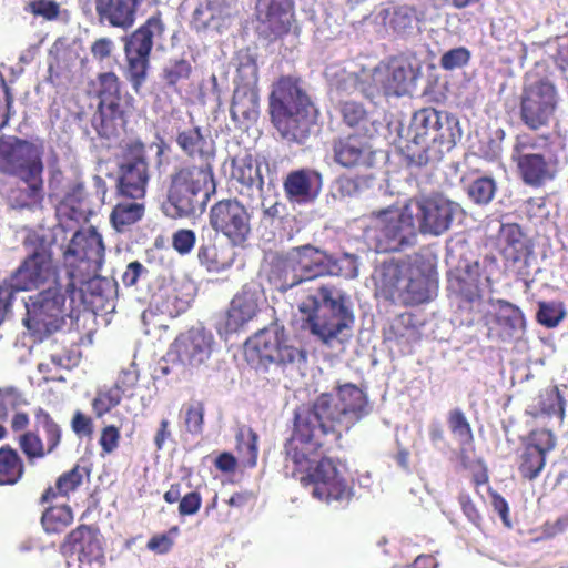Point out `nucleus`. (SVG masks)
Here are the masks:
<instances>
[{"instance_id":"obj_23","label":"nucleus","mask_w":568,"mask_h":568,"mask_svg":"<svg viewBox=\"0 0 568 568\" xmlns=\"http://www.w3.org/2000/svg\"><path fill=\"white\" fill-rule=\"evenodd\" d=\"M518 456V471L526 480L536 479L546 465V456L556 447V436L546 428L531 430L524 440Z\"/></svg>"},{"instance_id":"obj_52","label":"nucleus","mask_w":568,"mask_h":568,"mask_svg":"<svg viewBox=\"0 0 568 568\" xmlns=\"http://www.w3.org/2000/svg\"><path fill=\"white\" fill-rule=\"evenodd\" d=\"M566 316V311L561 302H539L537 321L547 328L556 327Z\"/></svg>"},{"instance_id":"obj_50","label":"nucleus","mask_w":568,"mask_h":568,"mask_svg":"<svg viewBox=\"0 0 568 568\" xmlns=\"http://www.w3.org/2000/svg\"><path fill=\"white\" fill-rule=\"evenodd\" d=\"M496 191V181L490 176L477 178L467 186L468 197L477 205H486L490 203Z\"/></svg>"},{"instance_id":"obj_39","label":"nucleus","mask_w":568,"mask_h":568,"mask_svg":"<svg viewBox=\"0 0 568 568\" xmlns=\"http://www.w3.org/2000/svg\"><path fill=\"white\" fill-rule=\"evenodd\" d=\"M24 186H17L10 190L9 200L14 207L26 209L38 205L44 197L43 178H19Z\"/></svg>"},{"instance_id":"obj_61","label":"nucleus","mask_w":568,"mask_h":568,"mask_svg":"<svg viewBox=\"0 0 568 568\" xmlns=\"http://www.w3.org/2000/svg\"><path fill=\"white\" fill-rule=\"evenodd\" d=\"M70 427L79 438L91 437L94 430L93 419L79 409L73 413Z\"/></svg>"},{"instance_id":"obj_17","label":"nucleus","mask_w":568,"mask_h":568,"mask_svg":"<svg viewBox=\"0 0 568 568\" xmlns=\"http://www.w3.org/2000/svg\"><path fill=\"white\" fill-rule=\"evenodd\" d=\"M43 146L19 138H0V173L18 178L42 176Z\"/></svg>"},{"instance_id":"obj_33","label":"nucleus","mask_w":568,"mask_h":568,"mask_svg":"<svg viewBox=\"0 0 568 568\" xmlns=\"http://www.w3.org/2000/svg\"><path fill=\"white\" fill-rule=\"evenodd\" d=\"M144 0H95V11L101 22L113 28L129 30L136 20V13Z\"/></svg>"},{"instance_id":"obj_27","label":"nucleus","mask_w":568,"mask_h":568,"mask_svg":"<svg viewBox=\"0 0 568 568\" xmlns=\"http://www.w3.org/2000/svg\"><path fill=\"white\" fill-rule=\"evenodd\" d=\"M322 189V174L311 168L293 170L283 181L285 196L293 204L305 205L314 202Z\"/></svg>"},{"instance_id":"obj_10","label":"nucleus","mask_w":568,"mask_h":568,"mask_svg":"<svg viewBox=\"0 0 568 568\" xmlns=\"http://www.w3.org/2000/svg\"><path fill=\"white\" fill-rule=\"evenodd\" d=\"M104 244L94 227L77 231L64 252L70 282L67 291L73 293L78 286L98 276L104 263Z\"/></svg>"},{"instance_id":"obj_63","label":"nucleus","mask_w":568,"mask_h":568,"mask_svg":"<svg viewBox=\"0 0 568 568\" xmlns=\"http://www.w3.org/2000/svg\"><path fill=\"white\" fill-rule=\"evenodd\" d=\"M29 10L34 16L43 17L47 20H54L59 16L60 7L53 0H34L29 3Z\"/></svg>"},{"instance_id":"obj_31","label":"nucleus","mask_w":568,"mask_h":568,"mask_svg":"<svg viewBox=\"0 0 568 568\" xmlns=\"http://www.w3.org/2000/svg\"><path fill=\"white\" fill-rule=\"evenodd\" d=\"M385 95L402 97L409 92L415 79L413 65L406 59H394L374 74Z\"/></svg>"},{"instance_id":"obj_9","label":"nucleus","mask_w":568,"mask_h":568,"mask_svg":"<svg viewBox=\"0 0 568 568\" xmlns=\"http://www.w3.org/2000/svg\"><path fill=\"white\" fill-rule=\"evenodd\" d=\"M24 246L29 250L28 255L8 278L0 282L12 290L13 297L18 292L38 290L49 282L59 284L52 248L45 239L40 235L29 236Z\"/></svg>"},{"instance_id":"obj_42","label":"nucleus","mask_w":568,"mask_h":568,"mask_svg":"<svg viewBox=\"0 0 568 568\" xmlns=\"http://www.w3.org/2000/svg\"><path fill=\"white\" fill-rule=\"evenodd\" d=\"M272 281L277 291L282 293H285L305 282L288 252L284 256L280 257L274 264L272 270Z\"/></svg>"},{"instance_id":"obj_3","label":"nucleus","mask_w":568,"mask_h":568,"mask_svg":"<svg viewBox=\"0 0 568 568\" xmlns=\"http://www.w3.org/2000/svg\"><path fill=\"white\" fill-rule=\"evenodd\" d=\"M268 108L272 123L283 139L300 144L308 139L316 110L297 78L278 79L270 95Z\"/></svg>"},{"instance_id":"obj_57","label":"nucleus","mask_w":568,"mask_h":568,"mask_svg":"<svg viewBox=\"0 0 568 568\" xmlns=\"http://www.w3.org/2000/svg\"><path fill=\"white\" fill-rule=\"evenodd\" d=\"M204 404L202 402L191 403L185 409V428L191 434H201L204 424Z\"/></svg>"},{"instance_id":"obj_26","label":"nucleus","mask_w":568,"mask_h":568,"mask_svg":"<svg viewBox=\"0 0 568 568\" xmlns=\"http://www.w3.org/2000/svg\"><path fill=\"white\" fill-rule=\"evenodd\" d=\"M258 312L260 293L254 287L244 285L231 300L220 332L233 334L244 329Z\"/></svg>"},{"instance_id":"obj_5","label":"nucleus","mask_w":568,"mask_h":568,"mask_svg":"<svg viewBox=\"0 0 568 568\" xmlns=\"http://www.w3.org/2000/svg\"><path fill=\"white\" fill-rule=\"evenodd\" d=\"M214 170L197 166H179L170 175L163 212L178 220L195 216L203 211L210 191L214 192Z\"/></svg>"},{"instance_id":"obj_62","label":"nucleus","mask_w":568,"mask_h":568,"mask_svg":"<svg viewBox=\"0 0 568 568\" xmlns=\"http://www.w3.org/2000/svg\"><path fill=\"white\" fill-rule=\"evenodd\" d=\"M120 438V430L116 426L108 425L103 427L99 438L102 456L113 453L119 446Z\"/></svg>"},{"instance_id":"obj_51","label":"nucleus","mask_w":568,"mask_h":568,"mask_svg":"<svg viewBox=\"0 0 568 568\" xmlns=\"http://www.w3.org/2000/svg\"><path fill=\"white\" fill-rule=\"evenodd\" d=\"M85 202L87 193L84 191V185L81 182H75L70 186L68 193L65 194L61 203V210L69 209L71 211L70 217L73 220H79L85 215Z\"/></svg>"},{"instance_id":"obj_24","label":"nucleus","mask_w":568,"mask_h":568,"mask_svg":"<svg viewBox=\"0 0 568 568\" xmlns=\"http://www.w3.org/2000/svg\"><path fill=\"white\" fill-rule=\"evenodd\" d=\"M213 345L214 337L210 332L193 327L176 336L170 353L181 365L196 368L211 357Z\"/></svg>"},{"instance_id":"obj_59","label":"nucleus","mask_w":568,"mask_h":568,"mask_svg":"<svg viewBox=\"0 0 568 568\" xmlns=\"http://www.w3.org/2000/svg\"><path fill=\"white\" fill-rule=\"evenodd\" d=\"M178 531L179 528L174 526L166 534H158L152 536L146 544V548L155 554H168L174 545L172 535H176Z\"/></svg>"},{"instance_id":"obj_46","label":"nucleus","mask_w":568,"mask_h":568,"mask_svg":"<svg viewBox=\"0 0 568 568\" xmlns=\"http://www.w3.org/2000/svg\"><path fill=\"white\" fill-rule=\"evenodd\" d=\"M193 74V67L187 59H170L161 70L164 84L178 91L179 85L189 81Z\"/></svg>"},{"instance_id":"obj_35","label":"nucleus","mask_w":568,"mask_h":568,"mask_svg":"<svg viewBox=\"0 0 568 568\" xmlns=\"http://www.w3.org/2000/svg\"><path fill=\"white\" fill-rule=\"evenodd\" d=\"M145 199H132L129 196L116 195L115 204L110 213V223L112 227L123 233L131 229L132 225L140 222L146 210Z\"/></svg>"},{"instance_id":"obj_28","label":"nucleus","mask_w":568,"mask_h":568,"mask_svg":"<svg viewBox=\"0 0 568 568\" xmlns=\"http://www.w3.org/2000/svg\"><path fill=\"white\" fill-rule=\"evenodd\" d=\"M488 337L510 342L526 328L521 310L506 300H497L494 314L487 321Z\"/></svg>"},{"instance_id":"obj_40","label":"nucleus","mask_w":568,"mask_h":568,"mask_svg":"<svg viewBox=\"0 0 568 568\" xmlns=\"http://www.w3.org/2000/svg\"><path fill=\"white\" fill-rule=\"evenodd\" d=\"M382 17L386 28L398 36L409 33L418 20L416 8L408 4L384 9Z\"/></svg>"},{"instance_id":"obj_25","label":"nucleus","mask_w":568,"mask_h":568,"mask_svg":"<svg viewBox=\"0 0 568 568\" xmlns=\"http://www.w3.org/2000/svg\"><path fill=\"white\" fill-rule=\"evenodd\" d=\"M332 152L335 163L346 169L371 168L375 159L369 139L358 133L335 138Z\"/></svg>"},{"instance_id":"obj_6","label":"nucleus","mask_w":568,"mask_h":568,"mask_svg":"<svg viewBox=\"0 0 568 568\" xmlns=\"http://www.w3.org/2000/svg\"><path fill=\"white\" fill-rule=\"evenodd\" d=\"M511 161L520 181L539 189L556 179L559 159L550 134L520 133L515 136Z\"/></svg>"},{"instance_id":"obj_16","label":"nucleus","mask_w":568,"mask_h":568,"mask_svg":"<svg viewBox=\"0 0 568 568\" xmlns=\"http://www.w3.org/2000/svg\"><path fill=\"white\" fill-rule=\"evenodd\" d=\"M209 223L235 247H244L252 235V214L237 199L215 202L209 211Z\"/></svg>"},{"instance_id":"obj_18","label":"nucleus","mask_w":568,"mask_h":568,"mask_svg":"<svg viewBox=\"0 0 568 568\" xmlns=\"http://www.w3.org/2000/svg\"><path fill=\"white\" fill-rule=\"evenodd\" d=\"M258 68L255 60L247 55L236 70L235 89L230 108L234 122L250 124L260 116V97L257 90Z\"/></svg>"},{"instance_id":"obj_41","label":"nucleus","mask_w":568,"mask_h":568,"mask_svg":"<svg viewBox=\"0 0 568 568\" xmlns=\"http://www.w3.org/2000/svg\"><path fill=\"white\" fill-rule=\"evenodd\" d=\"M40 521L45 534L60 535L73 524L74 513L67 504L52 505L44 509Z\"/></svg>"},{"instance_id":"obj_56","label":"nucleus","mask_w":568,"mask_h":568,"mask_svg":"<svg viewBox=\"0 0 568 568\" xmlns=\"http://www.w3.org/2000/svg\"><path fill=\"white\" fill-rule=\"evenodd\" d=\"M367 187L368 180L365 176H341L337 180V191L343 197L356 196Z\"/></svg>"},{"instance_id":"obj_44","label":"nucleus","mask_w":568,"mask_h":568,"mask_svg":"<svg viewBox=\"0 0 568 568\" xmlns=\"http://www.w3.org/2000/svg\"><path fill=\"white\" fill-rule=\"evenodd\" d=\"M17 443L29 465H33L54 453L41 438L38 430L23 432L17 438Z\"/></svg>"},{"instance_id":"obj_34","label":"nucleus","mask_w":568,"mask_h":568,"mask_svg":"<svg viewBox=\"0 0 568 568\" xmlns=\"http://www.w3.org/2000/svg\"><path fill=\"white\" fill-rule=\"evenodd\" d=\"M231 181L235 182L236 189L242 195H250V191H262L264 178L260 165L255 163L251 154L237 155L231 161Z\"/></svg>"},{"instance_id":"obj_53","label":"nucleus","mask_w":568,"mask_h":568,"mask_svg":"<svg viewBox=\"0 0 568 568\" xmlns=\"http://www.w3.org/2000/svg\"><path fill=\"white\" fill-rule=\"evenodd\" d=\"M339 111L343 122L349 128L363 126L368 122V112L359 102L345 101Z\"/></svg>"},{"instance_id":"obj_11","label":"nucleus","mask_w":568,"mask_h":568,"mask_svg":"<svg viewBox=\"0 0 568 568\" xmlns=\"http://www.w3.org/2000/svg\"><path fill=\"white\" fill-rule=\"evenodd\" d=\"M164 31L165 24L162 12L158 10L138 29L122 39L126 61V79L136 93H139L148 77L154 39L162 38Z\"/></svg>"},{"instance_id":"obj_19","label":"nucleus","mask_w":568,"mask_h":568,"mask_svg":"<svg viewBox=\"0 0 568 568\" xmlns=\"http://www.w3.org/2000/svg\"><path fill=\"white\" fill-rule=\"evenodd\" d=\"M406 205L417 233L435 236L450 227L457 209L454 202L439 194L414 196Z\"/></svg>"},{"instance_id":"obj_8","label":"nucleus","mask_w":568,"mask_h":568,"mask_svg":"<svg viewBox=\"0 0 568 568\" xmlns=\"http://www.w3.org/2000/svg\"><path fill=\"white\" fill-rule=\"evenodd\" d=\"M364 235L377 253L400 252L415 243L417 227L406 204L403 207L390 205L371 212V224Z\"/></svg>"},{"instance_id":"obj_37","label":"nucleus","mask_w":568,"mask_h":568,"mask_svg":"<svg viewBox=\"0 0 568 568\" xmlns=\"http://www.w3.org/2000/svg\"><path fill=\"white\" fill-rule=\"evenodd\" d=\"M90 473L84 466L74 465L70 470L62 473L55 480L54 486H49L42 493L39 504L44 505L53 501L58 497H69L82 484Z\"/></svg>"},{"instance_id":"obj_15","label":"nucleus","mask_w":568,"mask_h":568,"mask_svg":"<svg viewBox=\"0 0 568 568\" xmlns=\"http://www.w3.org/2000/svg\"><path fill=\"white\" fill-rule=\"evenodd\" d=\"M152 176L145 144L131 140L122 150L115 179V194L132 199H145Z\"/></svg>"},{"instance_id":"obj_47","label":"nucleus","mask_w":568,"mask_h":568,"mask_svg":"<svg viewBox=\"0 0 568 568\" xmlns=\"http://www.w3.org/2000/svg\"><path fill=\"white\" fill-rule=\"evenodd\" d=\"M236 450L243 464L254 467L257 463V434L248 426H241L235 435Z\"/></svg>"},{"instance_id":"obj_13","label":"nucleus","mask_w":568,"mask_h":568,"mask_svg":"<svg viewBox=\"0 0 568 568\" xmlns=\"http://www.w3.org/2000/svg\"><path fill=\"white\" fill-rule=\"evenodd\" d=\"M385 277L398 300L406 306L419 305L432 300L437 281L432 270L419 263L402 261L386 267Z\"/></svg>"},{"instance_id":"obj_58","label":"nucleus","mask_w":568,"mask_h":568,"mask_svg":"<svg viewBox=\"0 0 568 568\" xmlns=\"http://www.w3.org/2000/svg\"><path fill=\"white\" fill-rule=\"evenodd\" d=\"M196 235L193 230L180 229L172 235V247L180 254H189L195 245Z\"/></svg>"},{"instance_id":"obj_64","label":"nucleus","mask_w":568,"mask_h":568,"mask_svg":"<svg viewBox=\"0 0 568 568\" xmlns=\"http://www.w3.org/2000/svg\"><path fill=\"white\" fill-rule=\"evenodd\" d=\"M459 272L462 275L467 277V280L469 282L470 288L467 290L468 294L479 295V293H480L479 283H480V277H481L480 263L478 261L467 263L464 266V268L460 270Z\"/></svg>"},{"instance_id":"obj_38","label":"nucleus","mask_w":568,"mask_h":568,"mask_svg":"<svg viewBox=\"0 0 568 568\" xmlns=\"http://www.w3.org/2000/svg\"><path fill=\"white\" fill-rule=\"evenodd\" d=\"M26 474L22 456L11 445L0 447V486L17 485Z\"/></svg>"},{"instance_id":"obj_49","label":"nucleus","mask_w":568,"mask_h":568,"mask_svg":"<svg viewBox=\"0 0 568 568\" xmlns=\"http://www.w3.org/2000/svg\"><path fill=\"white\" fill-rule=\"evenodd\" d=\"M123 397L116 388L111 385H103L95 392V396L91 402L93 414L97 418H102L109 414L113 408L118 407Z\"/></svg>"},{"instance_id":"obj_14","label":"nucleus","mask_w":568,"mask_h":568,"mask_svg":"<svg viewBox=\"0 0 568 568\" xmlns=\"http://www.w3.org/2000/svg\"><path fill=\"white\" fill-rule=\"evenodd\" d=\"M246 347L264 366L274 364L286 367L304 364L307 359L306 351L293 345L284 327L277 324L256 332L246 341Z\"/></svg>"},{"instance_id":"obj_60","label":"nucleus","mask_w":568,"mask_h":568,"mask_svg":"<svg viewBox=\"0 0 568 568\" xmlns=\"http://www.w3.org/2000/svg\"><path fill=\"white\" fill-rule=\"evenodd\" d=\"M139 381V374L134 369H123L118 375L115 382L111 385L119 390L120 395L124 398L131 396L132 390L135 388Z\"/></svg>"},{"instance_id":"obj_36","label":"nucleus","mask_w":568,"mask_h":568,"mask_svg":"<svg viewBox=\"0 0 568 568\" xmlns=\"http://www.w3.org/2000/svg\"><path fill=\"white\" fill-rule=\"evenodd\" d=\"M447 424L452 435L459 444L458 458L463 466L469 463V453L475 452V437L470 423L460 408H454L447 414Z\"/></svg>"},{"instance_id":"obj_1","label":"nucleus","mask_w":568,"mask_h":568,"mask_svg":"<svg viewBox=\"0 0 568 568\" xmlns=\"http://www.w3.org/2000/svg\"><path fill=\"white\" fill-rule=\"evenodd\" d=\"M367 398L355 384L336 387V395L322 393L311 404L295 409L293 428L284 444V468L312 496L326 504H348L354 489L341 469L338 457L343 428L349 429L366 413Z\"/></svg>"},{"instance_id":"obj_2","label":"nucleus","mask_w":568,"mask_h":568,"mask_svg":"<svg viewBox=\"0 0 568 568\" xmlns=\"http://www.w3.org/2000/svg\"><path fill=\"white\" fill-rule=\"evenodd\" d=\"M462 136L459 120L454 114L432 106L422 108L412 115L402 153L410 165L435 164Z\"/></svg>"},{"instance_id":"obj_12","label":"nucleus","mask_w":568,"mask_h":568,"mask_svg":"<svg viewBox=\"0 0 568 568\" xmlns=\"http://www.w3.org/2000/svg\"><path fill=\"white\" fill-rule=\"evenodd\" d=\"M67 297L60 284L52 285L28 297L26 327L40 339L49 337L65 325Z\"/></svg>"},{"instance_id":"obj_4","label":"nucleus","mask_w":568,"mask_h":568,"mask_svg":"<svg viewBox=\"0 0 568 568\" xmlns=\"http://www.w3.org/2000/svg\"><path fill=\"white\" fill-rule=\"evenodd\" d=\"M304 316V327L322 343L331 342L354 323L346 293L333 284H323L298 305Z\"/></svg>"},{"instance_id":"obj_43","label":"nucleus","mask_w":568,"mask_h":568,"mask_svg":"<svg viewBox=\"0 0 568 568\" xmlns=\"http://www.w3.org/2000/svg\"><path fill=\"white\" fill-rule=\"evenodd\" d=\"M384 339L400 346H408L418 339V332L410 314H400L384 331Z\"/></svg>"},{"instance_id":"obj_21","label":"nucleus","mask_w":568,"mask_h":568,"mask_svg":"<svg viewBox=\"0 0 568 568\" xmlns=\"http://www.w3.org/2000/svg\"><path fill=\"white\" fill-rule=\"evenodd\" d=\"M63 554H69L70 568H102L103 548L99 530L90 525H79L72 529L61 544Z\"/></svg>"},{"instance_id":"obj_22","label":"nucleus","mask_w":568,"mask_h":568,"mask_svg":"<svg viewBox=\"0 0 568 568\" xmlns=\"http://www.w3.org/2000/svg\"><path fill=\"white\" fill-rule=\"evenodd\" d=\"M256 31L267 41L286 36L294 22L293 0H257Z\"/></svg>"},{"instance_id":"obj_55","label":"nucleus","mask_w":568,"mask_h":568,"mask_svg":"<svg viewBox=\"0 0 568 568\" xmlns=\"http://www.w3.org/2000/svg\"><path fill=\"white\" fill-rule=\"evenodd\" d=\"M470 51L465 47H458L446 51L439 60V65L446 71L460 69L468 64L470 60Z\"/></svg>"},{"instance_id":"obj_48","label":"nucleus","mask_w":568,"mask_h":568,"mask_svg":"<svg viewBox=\"0 0 568 568\" xmlns=\"http://www.w3.org/2000/svg\"><path fill=\"white\" fill-rule=\"evenodd\" d=\"M197 258L201 265L209 272H223L227 270L233 260L224 255L215 243L202 244L197 251Z\"/></svg>"},{"instance_id":"obj_20","label":"nucleus","mask_w":568,"mask_h":568,"mask_svg":"<svg viewBox=\"0 0 568 568\" xmlns=\"http://www.w3.org/2000/svg\"><path fill=\"white\" fill-rule=\"evenodd\" d=\"M557 106V89L547 79L525 85L520 95L519 118L531 131L548 126Z\"/></svg>"},{"instance_id":"obj_30","label":"nucleus","mask_w":568,"mask_h":568,"mask_svg":"<svg viewBox=\"0 0 568 568\" xmlns=\"http://www.w3.org/2000/svg\"><path fill=\"white\" fill-rule=\"evenodd\" d=\"M175 142L181 151L192 161L199 163L186 164L185 166H197L213 169L215 159L214 142L203 133L200 126H192L178 132Z\"/></svg>"},{"instance_id":"obj_54","label":"nucleus","mask_w":568,"mask_h":568,"mask_svg":"<svg viewBox=\"0 0 568 568\" xmlns=\"http://www.w3.org/2000/svg\"><path fill=\"white\" fill-rule=\"evenodd\" d=\"M20 392L13 387L0 388V422H6L10 410H17L26 405Z\"/></svg>"},{"instance_id":"obj_32","label":"nucleus","mask_w":568,"mask_h":568,"mask_svg":"<svg viewBox=\"0 0 568 568\" xmlns=\"http://www.w3.org/2000/svg\"><path fill=\"white\" fill-rule=\"evenodd\" d=\"M295 266L305 282L329 275L332 257L311 244L295 246L288 251Z\"/></svg>"},{"instance_id":"obj_29","label":"nucleus","mask_w":568,"mask_h":568,"mask_svg":"<svg viewBox=\"0 0 568 568\" xmlns=\"http://www.w3.org/2000/svg\"><path fill=\"white\" fill-rule=\"evenodd\" d=\"M497 245L503 258L513 265L527 264L534 253L531 240L517 223L501 224L498 231Z\"/></svg>"},{"instance_id":"obj_45","label":"nucleus","mask_w":568,"mask_h":568,"mask_svg":"<svg viewBox=\"0 0 568 568\" xmlns=\"http://www.w3.org/2000/svg\"><path fill=\"white\" fill-rule=\"evenodd\" d=\"M34 430H42L44 434V442L53 452L58 449L62 442V427L53 418V416L42 407H37L33 410Z\"/></svg>"},{"instance_id":"obj_7","label":"nucleus","mask_w":568,"mask_h":568,"mask_svg":"<svg viewBox=\"0 0 568 568\" xmlns=\"http://www.w3.org/2000/svg\"><path fill=\"white\" fill-rule=\"evenodd\" d=\"M93 85L99 102L91 125L99 138L118 139L126 129L135 100L130 93H121L120 78L112 71L99 73Z\"/></svg>"}]
</instances>
